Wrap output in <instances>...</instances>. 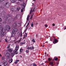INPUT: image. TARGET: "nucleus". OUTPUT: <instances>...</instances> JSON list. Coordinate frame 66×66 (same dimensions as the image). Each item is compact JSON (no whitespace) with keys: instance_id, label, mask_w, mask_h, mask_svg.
I'll return each mask as SVG.
<instances>
[{"instance_id":"1","label":"nucleus","mask_w":66,"mask_h":66,"mask_svg":"<svg viewBox=\"0 0 66 66\" xmlns=\"http://www.w3.org/2000/svg\"><path fill=\"white\" fill-rule=\"evenodd\" d=\"M5 31H6V30L3 29V27L0 28V33H1V37H3V36L5 35L6 34Z\"/></svg>"},{"instance_id":"2","label":"nucleus","mask_w":66,"mask_h":66,"mask_svg":"<svg viewBox=\"0 0 66 66\" xmlns=\"http://www.w3.org/2000/svg\"><path fill=\"white\" fill-rule=\"evenodd\" d=\"M19 23L18 21H16L15 23H14L13 25V26L14 28H17V26H18V27H19Z\"/></svg>"},{"instance_id":"3","label":"nucleus","mask_w":66,"mask_h":66,"mask_svg":"<svg viewBox=\"0 0 66 66\" xmlns=\"http://www.w3.org/2000/svg\"><path fill=\"white\" fill-rule=\"evenodd\" d=\"M19 49V46L18 45H17L15 48V50L14 51V53L15 54H18V52H17V51Z\"/></svg>"},{"instance_id":"4","label":"nucleus","mask_w":66,"mask_h":66,"mask_svg":"<svg viewBox=\"0 0 66 66\" xmlns=\"http://www.w3.org/2000/svg\"><path fill=\"white\" fill-rule=\"evenodd\" d=\"M5 28L6 30L8 31H10V29L11 28V27L8 25H6L5 26Z\"/></svg>"},{"instance_id":"5","label":"nucleus","mask_w":66,"mask_h":66,"mask_svg":"<svg viewBox=\"0 0 66 66\" xmlns=\"http://www.w3.org/2000/svg\"><path fill=\"white\" fill-rule=\"evenodd\" d=\"M18 31V29L16 28H14L12 31V34H15V32H17Z\"/></svg>"},{"instance_id":"6","label":"nucleus","mask_w":66,"mask_h":66,"mask_svg":"<svg viewBox=\"0 0 66 66\" xmlns=\"http://www.w3.org/2000/svg\"><path fill=\"white\" fill-rule=\"evenodd\" d=\"M10 2H7L6 3L5 5L6 7H9L10 6Z\"/></svg>"},{"instance_id":"7","label":"nucleus","mask_w":66,"mask_h":66,"mask_svg":"<svg viewBox=\"0 0 66 66\" xmlns=\"http://www.w3.org/2000/svg\"><path fill=\"white\" fill-rule=\"evenodd\" d=\"M6 56L7 59H9L10 57V54L9 53H7L6 54Z\"/></svg>"},{"instance_id":"8","label":"nucleus","mask_w":66,"mask_h":66,"mask_svg":"<svg viewBox=\"0 0 66 66\" xmlns=\"http://www.w3.org/2000/svg\"><path fill=\"white\" fill-rule=\"evenodd\" d=\"M3 65H5V66H6L7 65V62L6 61H4L3 62Z\"/></svg>"},{"instance_id":"9","label":"nucleus","mask_w":66,"mask_h":66,"mask_svg":"<svg viewBox=\"0 0 66 66\" xmlns=\"http://www.w3.org/2000/svg\"><path fill=\"white\" fill-rule=\"evenodd\" d=\"M58 41V40L57 39H55L54 40V41H53V44H56V43H57Z\"/></svg>"},{"instance_id":"10","label":"nucleus","mask_w":66,"mask_h":66,"mask_svg":"<svg viewBox=\"0 0 66 66\" xmlns=\"http://www.w3.org/2000/svg\"><path fill=\"white\" fill-rule=\"evenodd\" d=\"M15 8H13L11 9V11L12 12H15Z\"/></svg>"},{"instance_id":"11","label":"nucleus","mask_w":66,"mask_h":66,"mask_svg":"<svg viewBox=\"0 0 66 66\" xmlns=\"http://www.w3.org/2000/svg\"><path fill=\"white\" fill-rule=\"evenodd\" d=\"M6 13L5 11H3L2 12V15H4L6 14Z\"/></svg>"},{"instance_id":"12","label":"nucleus","mask_w":66,"mask_h":66,"mask_svg":"<svg viewBox=\"0 0 66 66\" xmlns=\"http://www.w3.org/2000/svg\"><path fill=\"white\" fill-rule=\"evenodd\" d=\"M8 51H9L10 52H12V50L11 48H10L8 50Z\"/></svg>"},{"instance_id":"13","label":"nucleus","mask_w":66,"mask_h":66,"mask_svg":"<svg viewBox=\"0 0 66 66\" xmlns=\"http://www.w3.org/2000/svg\"><path fill=\"white\" fill-rule=\"evenodd\" d=\"M11 2L12 3H14L16 2V0H11Z\"/></svg>"},{"instance_id":"14","label":"nucleus","mask_w":66,"mask_h":66,"mask_svg":"<svg viewBox=\"0 0 66 66\" xmlns=\"http://www.w3.org/2000/svg\"><path fill=\"white\" fill-rule=\"evenodd\" d=\"M15 34H12V35H11V37H14V36H15Z\"/></svg>"},{"instance_id":"15","label":"nucleus","mask_w":66,"mask_h":66,"mask_svg":"<svg viewBox=\"0 0 66 66\" xmlns=\"http://www.w3.org/2000/svg\"><path fill=\"white\" fill-rule=\"evenodd\" d=\"M18 16H19V15H17L15 18V19H17L18 18Z\"/></svg>"},{"instance_id":"16","label":"nucleus","mask_w":66,"mask_h":66,"mask_svg":"<svg viewBox=\"0 0 66 66\" xmlns=\"http://www.w3.org/2000/svg\"><path fill=\"white\" fill-rule=\"evenodd\" d=\"M12 62H13V59H11V60H9V62L10 63H11Z\"/></svg>"},{"instance_id":"17","label":"nucleus","mask_w":66,"mask_h":66,"mask_svg":"<svg viewBox=\"0 0 66 66\" xmlns=\"http://www.w3.org/2000/svg\"><path fill=\"white\" fill-rule=\"evenodd\" d=\"M32 12H33V8H32L30 11V14H31L32 13Z\"/></svg>"},{"instance_id":"18","label":"nucleus","mask_w":66,"mask_h":66,"mask_svg":"<svg viewBox=\"0 0 66 66\" xmlns=\"http://www.w3.org/2000/svg\"><path fill=\"white\" fill-rule=\"evenodd\" d=\"M25 5H26V4H23V8L22 9H24V7H26V6H25Z\"/></svg>"},{"instance_id":"19","label":"nucleus","mask_w":66,"mask_h":66,"mask_svg":"<svg viewBox=\"0 0 66 66\" xmlns=\"http://www.w3.org/2000/svg\"><path fill=\"white\" fill-rule=\"evenodd\" d=\"M54 60H55V61H57V60H58V58L56 57H55L54 58Z\"/></svg>"},{"instance_id":"20","label":"nucleus","mask_w":66,"mask_h":66,"mask_svg":"<svg viewBox=\"0 0 66 66\" xmlns=\"http://www.w3.org/2000/svg\"><path fill=\"white\" fill-rule=\"evenodd\" d=\"M7 21H8V23H11V21H10V20H7Z\"/></svg>"},{"instance_id":"21","label":"nucleus","mask_w":66,"mask_h":66,"mask_svg":"<svg viewBox=\"0 0 66 66\" xmlns=\"http://www.w3.org/2000/svg\"><path fill=\"white\" fill-rule=\"evenodd\" d=\"M23 44H25V43H24V42H22L21 43H20V45H23Z\"/></svg>"},{"instance_id":"22","label":"nucleus","mask_w":66,"mask_h":66,"mask_svg":"<svg viewBox=\"0 0 66 66\" xmlns=\"http://www.w3.org/2000/svg\"><path fill=\"white\" fill-rule=\"evenodd\" d=\"M20 9V7H18L17 8V10L18 11H19Z\"/></svg>"},{"instance_id":"23","label":"nucleus","mask_w":66,"mask_h":66,"mask_svg":"<svg viewBox=\"0 0 66 66\" xmlns=\"http://www.w3.org/2000/svg\"><path fill=\"white\" fill-rule=\"evenodd\" d=\"M2 60L3 61L4 60H5V58L4 57H2Z\"/></svg>"},{"instance_id":"24","label":"nucleus","mask_w":66,"mask_h":66,"mask_svg":"<svg viewBox=\"0 0 66 66\" xmlns=\"http://www.w3.org/2000/svg\"><path fill=\"white\" fill-rule=\"evenodd\" d=\"M34 49V47H30V50H32Z\"/></svg>"},{"instance_id":"25","label":"nucleus","mask_w":66,"mask_h":66,"mask_svg":"<svg viewBox=\"0 0 66 66\" xmlns=\"http://www.w3.org/2000/svg\"><path fill=\"white\" fill-rule=\"evenodd\" d=\"M29 15H28L27 18V20L28 21V19H29Z\"/></svg>"},{"instance_id":"26","label":"nucleus","mask_w":66,"mask_h":66,"mask_svg":"<svg viewBox=\"0 0 66 66\" xmlns=\"http://www.w3.org/2000/svg\"><path fill=\"white\" fill-rule=\"evenodd\" d=\"M35 7H34V8L33 9V11L32 12V13H33L34 11H35Z\"/></svg>"},{"instance_id":"27","label":"nucleus","mask_w":66,"mask_h":66,"mask_svg":"<svg viewBox=\"0 0 66 66\" xmlns=\"http://www.w3.org/2000/svg\"><path fill=\"white\" fill-rule=\"evenodd\" d=\"M10 44H9L8 45V47H7V48H8V49H9V48H10Z\"/></svg>"},{"instance_id":"28","label":"nucleus","mask_w":66,"mask_h":66,"mask_svg":"<svg viewBox=\"0 0 66 66\" xmlns=\"http://www.w3.org/2000/svg\"><path fill=\"white\" fill-rule=\"evenodd\" d=\"M28 50H31V47H28L27 48Z\"/></svg>"},{"instance_id":"29","label":"nucleus","mask_w":66,"mask_h":66,"mask_svg":"<svg viewBox=\"0 0 66 66\" xmlns=\"http://www.w3.org/2000/svg\"><path fill=\"white\" fill-rule=\"evenodd\" d=\"M22 49H20V52H22Z\"/></svg>"},{"instance_id":"30","label":"nucleus","mask_w":66,"mask_h":66,"mask_svg":"<svg viewBox=\"0 0 66 66\" xmlns=\"http://www.w3.org/2000/svg\"><path fill=\"white\" fill-rule=\"evenodd\" d=\"M32 41H33V43H35V40L34 39H33L32 40Z\"/></svg>"},{"instance_id":"31","label":"nucleus","mask_w":66,"mask_h":66,"mask_svg":"<svg viewBox=\"0 0 66 66\" xmlns=\"http://www.w3.org/2000/svg\"><path fill=\"white\" fill-rule=\"evenodd\" d=\"M11 55L12 56H14V54L13 53H12L11 54Z\"/></svg>"},{"instance_id":"32","label":"nucleus","mask_w":66,"mask_h":66,"mask_svg":"<svg viewBox=\"0 0 66 66\" xmlns=\"http://www.w3.org/2000/svg\"><path fill=\"white\" fill-rule=\"evenodd\" d=\"M23 10H24V9H21V12H23Z\"/></svg>"},{"instance_id":"33","label":"nucleus","mask_w":66,"mask_h":66,"mask_svg":"<svg viewBox=\"0 0 66 66\" xmlns=\"http://www.w3.org/2000/svg\"><path fill=\"white\" fill-rule=\"evenodd\" d=\"M2 21V19L1 18H0V22H1Z\"/></svg>"},{"instance_id":"34","label":"nucleus","mask_w":66,"mask_h":66,"mask_svg":"<svg viewBox=\"0 0 66 66\" xmlns=\"http://www.w3.org/2000/svg\"><path fill=\"white\" fill-rule=\"evenodd\" d=\"M31 26V27H33V24L32 23Z\"/></svg>"},{"instance_id":"35","label":"nucleus","mask_w":66,"mask_h":66,"mask_svg":"<svg viewBox=\"0 0 66 66\" xmlns=\"http://www.w3.org/2000/svg\"><path fill=\"white\" fill-rule=\"evenodd\" d=\"M45 27H48V25L47 24H45Z\"/></svg>"},{"instance_id":"36","label":"nucleus","mask_w":66,"mask_h":66,"mask_svg":"<svg viewBox=\"0 0 66 66\" xmlns=\"http://www.w3.org/2000/svg\"><path fill=\"white\" fill-rule=\"evenodd\" d=\"M2 27V24L1 23L0 24V28H1Z\"/></svg>"},{"instance_id":"37","label":"nucleus","mask_w":66,"mask_h":66,"mask_svg":"<svg viewBox=\"0 0 66 66\" xmlns=\"http://www.w3.org/2000/svg\"><path fill=\"white\" fill-rule=\"evenodd\" d=\"M29 23H28V24H27V26H26V28H27V26H29Z\"/></svg>"},{"instance_id":"38","label":"nucleus","mask_w":66,"mask_h":66,"mask_svg":"<svg viewBox=\"0 0 66 66\" xmlns=\"http://www.w3.org/2000/svg\"><path fill=\"white\" fill-rule=\"evenodd\" d=\"M33 66H37V65H36V64H33Z\"/></svg>"},{"instance_id":"39","label":"nucleus","mask_w":66,"mask_h":66,"mask_svg":"<svg viewBox=\"0 0 66 66\" xmlns=\"http://www.w3.org/2000/svg\"><path fill=\"white\" fill-rule=\"evenodd\" d=\"M0 9H3V7H2V6L1 7H0Z\"/></svg>"},{"instance_id":"40","label":"nucleus","mask_w":66,"mask_h":66,"mask_svg":"<svg viewBox=\"0 0 66 66\" xmlns=\"http://www.w3.org/2000/svg\"><path fill=\"white\" fill-rule=\"evenodd\" d=\"M32 18H33V15H31V17H30V19H32Z\"/></svg>"},{"instance_id":"41","label":"nucleus","mask_w":66,"mask_h":66,"mask_svg":"<svg viewBox=\"0 0 66 66\" xmlns=\"http://www.w3.org/2000/svg\"><path fill=\"white\" fill-rule=\"evenodd\" d=\"M27 37V35H24V38L25 37Z\"/></svg>"},{"instance_id":"42","label":"nucleus","mask_w":66,"mask_h":66,"mask_svg":"<svg viewBox=\"0 0 66 66\" xmlns=\"http://www.w3.org/2000/svg\"><path fill=\"white\" fill-rule=\"evenodd\" d=\"M48 61H50V60H51V59H50V58H48Z\"/></svg>"},{"instance_id":"43","label":"nucleus","mask_w":66,"mask_h":66,"mask_svg":"<svg viewBox=\"0 0 66 66\" xmlns=\"http://www.w3.org/2000/svg\"><path fill=\"white\" fill-rule=\"evenodd\" d=\"M26 52H27V53H28V52H29V51H28V50H26Z\"/></svg>"},{"instance_id":"44","label":"nucleus","mask_w":66,"mask_h":66,"mask_svg":"<svg viewBox=\"0 0 66 66\" xmlns=\"http://www.w3.org/2000/svg\"><path fill=\"white\" fill-rule=\"evenodd\" d=\"M8 16H9V17H10L11 16V15L10 14H9L8 15Z\"/></svg>"},{"instance_id":"45","label":"nucleus","mask_w":66,"mask_h":66,"mask_svg":"<svg viewBox=\"0 0 66 66\" xmlns=\"http://www.w3.org/2000/svg\"><path fill=\"white\" fill-rule=\"evenodd\" d=\"M0 66H4V64H2V65L0 64Z\"/></svg>"},{"instance_id":"46","label":"nucleus","mask_w":66,"mask_h":66,"mask_svg":"<svg viewBox=\"0 0 66 66\" xmlns=\"http://www.w3.org/2000/svg\"><path fill=\"white\" fill-rule=\"evenodd\" d=\"M21 39H20L18 41V43H19L20 41H21Z\"/></svg>"},{"instance_id":"47","label":"nucleus","mask_w":66,"mask_h":66,"mask_svg":"<svg viewBox=\"0 0 66 66\" xmlns=\"http://www.w3.org/2000/svg\"><path fill=\"white\" fill-rule=\"evenodd\" d=\"M4 1V0H0V2H2V1Z\"/></svg>"},{"instance_id":"48","label":"nucleus","mask_w":66,"mask_h":66,"mask_svg":"<svg viewBox=\"0 0 66 66\" xmlns=\"http://www.w3.org/2000/svg\"><path fill=\"white\" fill-rule=\"evenodd\" d=\"M52 26H55V24L54 23L53 24Z\"/></svg>"},{"instance_id":"49","label":"nucleus","mask_w":66,"mask_h":66,"mask_svg":"<svg viewBox=\"0 0 66 66\" xmlns=\"http://www.w3.org/2000/svg\"><path fill=\"white\" fill-rule=\"evenodd\" d=\"M3 23L4 24H5V21L3 22Z\"/></svg>"},{"instance_id":"50","label":"nucleus","mask_w":66,"mask_h":66,"mask_svg":"<svg viewBox=\"0 0 66 66\" xmlns=\"http://www.w3.org/2000/svg\"><path fill=\"white\" fill-rule=\"evenodd\" d=\"M16 62H19V60H16Z\"/></svg>"},{"instance_id":"51","label":"nucleus","mask_w":66,"mask_h":66,"mask_svg":"<svg viewBox=\"0 0 66 66\" xmlns=\"http://www.w3.org/2000/svg\"><path fill=\"white\" fill-rule=\"evenodd\" d=\"M5 40L6 42H7V39H5Z\"/></svg>"},{"instance_id":"52","label":"nucleus","mask_w":66,"mask_h":66,"mask_svg":"<svg viewBox=\"0 0 66 66\" xmlns=\"http://www.w3.org/2000/svg\"><path fill=\"white\" fill-rule=\"evenodd\" d=\"M36 37H38V35H36Z\"/></svg>"},{"instance_id":"53","label":"nucleus","mask_w":66,"mask_h":66,"mask_svg":"<svg viewBox=\"0 0 66 66\" xmlns=\"http://www.w3.org/2000/svg\"><path fill=\"white\" fill-rule=\"evenodd\" d=\"M15 64H17V62L16 61V62H15Z\"/></svg>"},{"instance_id":"54","label":"nucleus","mask_w":66,"mask_h":66,"mask_svg":"<svg viewBox=\"0 0 66 66\" xmlns=\"http://www.w3.org/2000/svg\"><path fill=\"white\" fill-rule=\"evenodd\" d=\"M22 32H21V34L20 37H21V36H22Z\"/></svg>"},{"instance_id":"55","label":"nucleus","mask_w":66,"mask_h":66,"mask_svg":"<svg viewBox=\"0 0 66 66\" xmlns=\"http://www.w3.org/2000/svg\"><path fill=\"white\" fill-rule=\"evenodd\" d=\"M44 64V63H42V64H41V65H43Z\"/></svg>"},{"instance_id":"56","label":"nucleus","mask_w":66,"mask_h":66,"mask_svg":"<svg viewBox=\"0 0 66 66\" xmlns=\"http://www.w3.org/2000/svg\"><path fill=\"white\" fill-rule=\"evenodd\" d=\"M25 34L26 35H27V34L26 33H25Z\"/></svg>"},{"instance_id":"57","label":"nucleus","mask_w":66,"mask_h":66,"mask_svg":"<svg viewBox=\"0 0 66 66\" xmlns=\"http://www.w3.org/2000/svg\"><path fill=\"white\" fill-rule=\"evenodd\" d=\"M32 6H33V5H34V4L32 3Z\"/></svg>"},{"instance_id":"58","label":"nucleus","mask_w":66,"mask_h":66,"mask_svg":"<svg viewBox=\"0 0 66 66\" xmlns=\"http://www.w3.org/2000/svg\"><path fill=\"white\" fill-rule=\"evenodd\" d=\"M45 43H48V42H45Z\"/></svg>"},{"instance_id":"59","label":"nucleus","mask_w":66,"mask_h":66,"mask_svg":"<svg viewBox=\"0 0 66 66\" xmlns=\"http://www.w3.org/2000/svg\"><path fill=\"white\" fill-rule=\"evenodd\" d=\"M65 29H66V27L64 29V30H65Z\"/></svg>"},{"instance_id":"60","label":"nucleus","mask_w":66,"mask_h":66,"mask_svg":"<svg viewBox=\"0 0 66 66\" xmlns=\"http://www.w3.org/2000/svg\"><path fill=\"white\" fill-rule=\"evenodd\" d=\"M0 56H2V55H1V54H0Z\"/></svg>"},{"instance_id":"61","label":"nucleus","mask_w":66,"mask_h":66,"mask_svg":"<svg viewBox=\"0 0 66 66\" xmlns=\"http://www.w3.org/2000/svg\"><path fill=\"white\" fill-rule=\"evenodd\" d=\"M57 64H59V63H57Z\"/></svg>"},{"instance_id":"62","label":"nucleus","mask_w":66,"mask_h":66,"mask_svg":"<svg viewBox=\"0 0 66 66\" xmlns=\"http://www.w3.org/2000/svg\"><path fill=\"white\" fill-rule=\"evenodd\" d=\"M50 40L51 41H52V40H51V39H50Z\"/></svg>"},{"instance_id":"63","label":"nucleus","mask_w":66,"mask_h":66,"mask_svg":"<svg viewBox=\"0 0 66 66\" xmlns=\"http://www.w3.org/2000/svg\"><path fill=\"white\" fill-rule=\"evenodd\" d=\"M42 47H45V45H43V46Z\"/></svg>"},{"instance_id":"64","label":"nucleus","mask_w":66,"mask_h":66,"mask_svg":"<svg viewBox=\"0 0 66 66\" xmlns=\"http://www.w3.org/2000/svg\"><path fill=\"white\" fill-rule=\"evenodd\" d=\"M41 39H42V38H40V39L41 40Z\"/></svg>"}]
</instances>
